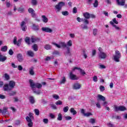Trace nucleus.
<instances>
[{
	"instance_id": "1",
	"label": "nucleus",
	"mask_w": 127,
	"mask_h": 127,
	"mask_svg": "<svg viewBox=\"0 0 127 127\" xmlns=\"http://www.w3.org/2000/svg\"><path fill=\"white\" fill-rule=\"evenodd\" d=\"M29 83L33 92L35 93V94H37V95H40V90H39L36 91V88L38 89H40L42 88V85L38 83H35L34 81H33V80L32 79L29 80Z\"/></svg>"
},
{
	"instance_id": "2",
	"label": "nucleus",
	"mask_w": 127,
	"mask_h": 127,
	"mask_svg": "<svg viewBox=\"0 0 127 127\" xmlns=\"http://www.w3.org/2000/svg\"><path fill=\"white\" fill-rule=\"evenodd\" d=\"M14 86H15V82L13 81V80H11L9 81L8 84H5L3 88L4 91H11L14 88Z\"/></svg>"
},
{
	"instance_id": "3",
	"label": "nucleus",
	"mask_w": 127,
	"mask_h": 127,
	"mask_svg": "<svg viewBox=\"0 0 127 127\" xmlns=\"http://www.w3.org/2000/svg\"><path fill=\"white\" fill-rule=\"evenodd\" d=\"M64 5H65V3L64 2H60L57 5H56V11L57 12H60L61 9H62V6H64Z\"/></svg>"
},
{
	"instance_id": "4",
	"label": "nucleus",
	"mask_w": 127,
	"mask_h": 127,
	"mask_svg": "<svg viewBox=\"0 0 127 127\" xmlns=\"http://www.w3.org/2000/svg\"><path fill=\"white\" fill-rule=\"evenodd\" d=\"M121 53L119 51H115V55L113 56L114 59L116 62H120V59L121 57Z\"/></svg>"
},
{
	"instance_id": "5",
	"label": "nucleus",
	"mask_w": 127,
	"mask_h": 127,
	"mask_svg": "<svg viewBox=\"0 0 127 127\" xmlns=\"http://www.w3.org/2000/svg\"><path fill=\"white\" fill-rule=\"evenodd\" d=\"M69 78L70 79V80H78V79H79V77L78 76H77V75L73 74V72H70L69 73Z\"/></svg>"
},
{
	"instance_id": "6",
	"label": "nucleus",
	"mask_w": 127,
	"mask_h": 127,
	"mask_svg": "<svg viewBox=\"0 0 127 127\" xmlns=\"http://www.w3.org/2000/svg\"><path fill=\"white\" fill-rule=\"evenodd\" d=\"M28 11L31 14L32 17H35L36 15L35 14V11L32 8H29Z\"/></svg>"
},
{
	"instance_id": "7",
	"label": "nucleus",
	"mask_w": 127,
	"mask_h": 127,
	"mask_svg": "<svg viewBox=\"0 0 127 127\" xmlns=\"http://www.w3.org/2000/svg\"><path fill=\"white\" fill-rule=\"evenodd\" d=\"M26 120L27 121V122H28V126L29 127H32V126H33V123H32V121H31V119L28 117L27 116L26 117Z\"/></svg>"
},
{
	"instance_id": "8",
	"label": "nucleus",
	"mask_w": 127,
	"mask_h": 127,
	"mask_svg": "<svg viewBox=\"0 0 127 127\" xmlns=\"http://www.w3.org/2000/svg\"><path fill=\"white\" fill-rule=\"evenodd\" d=\"M116 1L117 4H118V5H121V6L125 5L126 3V0H116Z\"/></svg>"
},
{
	"instance_id": "9",
	"label": "nucleus",
	"mask_w": 127,
	"mask_h": 127,
	"mask_svg": "<svg viewBox=\"0 0 127 127\" xmlns=\"http://www.w3.org/2000/svg\"><path fill=\"white\" fill-rule=\"evenodd\" d=\"M42 31H44V32H49V33H51V32H52V29H51V28H49L47 27H42Z\"/></svg>"
},
{
	"instance_id": "10",
	"label": "nucleus",
	"mask_w": 127,
	"mask_h": 127,
	"mask_svg": "<svg viewBox=\"0 0 127 127\" xmlns=\"http://www.w3.org/2000/svg\"><path fill=\"white\" fill-rule=\"evenodd\" d=\"M99 57L101 59H105V58H107V54L104 53L103 52H102V53H99Z\"/></svg>"
},
{
	"instance_id": "11",
	"label": "nucleus",
	"mask_w": 127,
	"mask_h": 127,
	"mask_svg": "<svg viewBox=\"0 0 127 127\" xmlns=\"http://www.w3.org/2000/svg\"><path fill=\"white\" fill-rule=\"evenodd\" d=\"M17 58L19 62H22L24 60L23 57H22V55L21 54H18L17 55Z\"/></svg>"
},
{
	"instance_id": "12",
	"label": "nucleus",
	"mask_w": 127,
	"mask_h": 127,
	"mask_svg": "<svg viewBox=\"0 0 127 127\" xmlns=\"http://www.w3.org/2000/svg\"><path fill=\"white\" fill-rule=\"evenodd\" d=\"M73 88L74 90H78L81 88V84L78 83H75L73 85Z\"/></svg>"
},
{
	"instance_id": "13",
	"label": "nucleus",
	"mask_w": 127,
	"mask_h": 127,
	"mask_svg": "<svg viewBox=\"0 0 127 127\" xmlns=\"http://www.w3.org/2000/svg\"><path fill=\"white\" fill-rule=\"evenodd\" d=\"M6 57L3 56L1 53H0V62H4L5 60H6Z\"/></svg>"
},
{
	"instance_id": "14",
	"label": "nucleus",
	"mask_w": 127,
	"mask_h": 127,
	"mask_svg": "<svg viewBox=\"0 0 127 127\" xmlns=\"http://www.w3.org/2000/svg\"><path fill=\"white\" fill-rule=\"evenodd\" d=\"M26 23L24 21H22L21 23V27L22 28V30H23V31H25L26 30V26H24L25 25Z\"/></svg>"
},
{
	"instance_id": "15",
	"label": "nucleus",
	"mask_w": 127,
	"mask_h": 127,
	"mask_svg": "<svg viewBox=\"0 0 127 127\" xmlns=\"http://www.w3.org/2000/svg\"><path fill=\"white\" fill-rule=\"evenodd\" d=\"M32 29L35 31L39 30V26L38 25L33 24Z\"/></svg>"
},
{
	"instance_id": "16",
	"label": "nucleus",
	"mask_w": 127,
	"mask_h": 127,
	"mask_svg": "<svg viewBox=\"0 0 127 127\" xmlns=\"http://www.w3.org/2000/svg\"><path fill=\"white\" fill-rule=\"evenodd\" d=\"M83 16L86 19H90V13L88 12L83 13Z\"/></svg>"
},
{
	"instance_id": "17",
	"label": "nucleus",
	"mask_w": 127,
	"mask_h": 127,
	"mask_svg": "<svg viewBox=\"0 0 127 127\" xmlns=\"http://www.w3.org/2000/svg\"><path fill=\"white\" fill-rule=\"evenodd\" d=\"M42 18L43 22H45V23H47V22H48V18H47L46 16L42 15Z\"/></svg>"
},
{
	"instance_id": "18",
	"label": "nucleus",
	"mask_w": 127,
	"mask_h": 127,
	"mask_svg": "<svg viewBox=\"0 0 127 127\" xmlns=\"http://www.w3.org/2000/svg\"><path fill=\"white\" fill-rule=\"evenodd\" d=\"M110 24H111V25L113 26L115 28V29L117 30H120V29H121V28L117 26V25H116L115 24V23H114L113 21H110Z\"/></svg>"
},
{
	"instance_id": "19",
	"label": "nucleus",
	"mask_w": 127,
	"mask_h": 127,
	"mask_svg": "<svg viewBox=\"0 0 127 127\" xmlns=\"http://www.w3.org/2000/svg\"><path fill=\"white\" fill-rule=\"evenodd\" d=\"M97 97L99 100L103 101V102H105V101H106V98L101 94H99Z\"/></svg>"
},
{
	"instance_id": "20",
	"label": "nucleus",
	"mask_w": 127,
	"mask_h": 127,
	"mask_svg": "<svg viewBox=\"0 0 127 127\" xmlns=\"http://www.w3.org/2000/svg\"><path fill=\"white\" fill-rule=\"evenodd\" d=\"M32 48L33 49L34 51H38V45L37 44H35L32 46Z\"/></svg>"
},
{
	"instance_id": "21",
	"label": "nucleus",
	"mask_w": 127,
	"mask_h": 127,
	"mask_svg": "<svg viewBox=\"0 0 127 127\" xmlns=\"http://www.w3.org/2000/svg\"><path fill=\"white\" fill-rule=\"evenodd\" d=\"M29 101L31 104H34L35 103V100H34V97H33V96H30L29 98Z\"/></svg>"
},
{
	"instance_id": "22",
	"label": "nucleus",
	"mask_w": 127,
	"mask_h": 127,
	"mask_svg": "<svg viewBox=\"0 0 127 127\" xmlns=\"http://www.w3.org/2000/svg\"><path fill=\"white\" fill-rule=\"evenodd\" d=\"M45 49L46 50H50L52 48V46L49 44H46L44 47Z\"/></svg>"
},
{
	"instance_id": "23",
	"label": "nucleus",
	"mask_w": 127,
	"mask_h": 127,
	"mask_svg": "<svg viewBox=\"0 0 127 127\" xmlns=\"http://www.w3.org/2000/svg\"><path fill=\"white\" fill-rule=\"evenodd\" d=\"M0 51H2V52H6V51H7V46H4L1 47Z\"/></svg>"
},
{
	"instance_id": "24",
	"label": "nucleus",
	"mask_w": 127,
	"mask_h": 127,
	"mask_svg": "<svg viewBox=\"0 0 127 127\" xmlns=\"http://www.w3.org/2000/svg\"><path fill=\"white\" fill-rule=\"evenodd\" d=\"M3 76L5 80H6V81H8V80L10 79V76H9V75H8V74L7 73H4Z\"/></svg>"
},
{
	"instance_id": "25",
	"label": "nucleus",
	"mask_w": 127,
	"mask_h": 127,
	"mask_svg": "<svg viewBox=\"0 0 127 127\" xmlns=\"http://www.w3.org/2000/svg\"><path fill=\"white\" fill-rule=\"evenodd\" d=\"M70 112L73 115L77 114V111H76V110H75V109H74V108H70Z\"/></svg>"
},
{
	"instance_id": "26",
	"label": "nucleus",
	"mask_w": 127,
	"mask_h": 127,
	"mask_svg": "<svg viewBox=\"0 0 127 127\" xmlns=\"http://www.w3.org/2000/svg\"><path fill=\"white\" fill-rule=\"evenodd\" d=\"M26 43L28 44V45H30V38L27 37L25 39Z\"/></svg>"
},
{
	"instance_id": "27",
	"label": "nucleus",
	"mask_w": 127,
	"mask_h": 127,
	"mask_svg": "<svg viewBox=\"0 0 127 127\" xmlns=\"http://www.w3.org/2000/svg\"><path fill=\"white\" fill-rule=\"evenodd\" d=\"M27 54L29 56H30V57H33L34 56V53H33V52L32 51H28Z\"/></svg>"
},
{
	"instance_id": "28",
	"label": "nucleus",
	"mask_w": 127,
	"mask_h": 127,
	"mask_svg": "<svg viewBox=\"0 0 127 127\" xmlns=\"http://www.w3.org/2000/svg\"><path fill=\"white\" fill-rule=\"evenodd\" d=\"M114 109L115 112H119V111H121V106H117V105H115Z\"/></svg>"
},
{
	"instance_id": "29",
	"label": "nucleus",
	"mask_w": 127,
	"mask_h": 127,
	"mask_svg": "<svg viewBox=\"0 0 127 127\" xmlns=\"http://www.w3.org/2000/svg\"><path fill=\"white\" fill-rule=\"evenodd\" d=\"M8 108L7 107H3V110H2V115H4L6 112H7V109Z\"/></svg>"
},
{
	"instance_id": "30",
	"label": "nucleus",
	"mask_w": 127,
	"mask_h": 127,
	"mask_svg": "<svg viewBox=\"0 0 127 127\" xmlns=\"http://www.w3.org/2000/svg\"><path fill=\"white\" fill-rule=\"evenodd\" d=\"M37 40H38V38H35L34 37H32L31 38V41L32 43H33V42H35V41H37Z\"/></svg>"
},
{
	"instance_id": "31",
	"label": "nucleus",
	"mask_w": 127,
	"mask_h": 127,
	"mask_svg": "<svg viewBox=\"0 0 127 127\" xmlns=\"http://www.w3.org/2000/svg\"><path fill=\"white\" fill-rule=\"evenodd\" d=\"M31 2L32 5H37V0H31Z\"/></svg>"
},
{
	"instance_id": "32",
	"label": "nucleus",
	"mask_w": 127,
	"mask_h": 127,
	"mask_svg": "<svg viewBox=\"0 0 127 127\" xmlns=\"http://www.w3.org/2000/svg\"><path fill=\"white\" fill-rule=\"evenodd\" d=\"M124 111H127V108L125 106H120V111L123 112Z\"/></svg>"
},
{
	"instance_id": "33",
	"label": "nucleus",
	"mask_w": 127,
	"mask_h": 127,
	"mask_svg": "<svg viewBox=\"0 0 127 127\" xmlns=\"http://www.w3.org/2000/svg\"><path fill=\"white\" fill-rule=\"evenodd\" d=\"M88 19H81V21H83L84 23H86V24H89V20Z\"/></svg>"
},
{
	"instance_id": "34",
	"label": "nucleus",
	"mask_w": 127,
	"mask_h": 127,
	"mask_svg": "<svg viewBox=\"0 0 127 127\" xmlns=\"http://www.w3.org/2000/svg\"><path fill=\"white\" fill-rule=\"evenodd\" d=\"M29 74L32 75H34V71L33 70V68H30Z\"/></svg>"
},
{
	"instance_id": "35",
	"label": "nucleus",
	"mask_w": 127,
	"mask_h": 127,
	"mask_svg": "<svg viewBox=\"0 0 127 127\" xmlns=\"http://www.w3.org/2000/svg\"><path fill=\"white\" fill-rule=\"evenodd\" d=\"M58 121H62V114L60 113L57 118Z\"/></svg>"
},
{
	"instance_id": "36",
	"label": "nucleus",
	"mask_w": 127,
	"mask_h": 127,
	"mask_svg": "<svg viewBox=\"0 0 127 127\" xmlns=\"http://www.w3.org/2000/svg\"><path fill=\"white\" fill-rule=\"evenodd\" d=\"M63 104V102L61 100H58L56 102V105L57 106L61 105Z\"/></svg>"
},
{
	"instance_id": "37",
	"label": "nucleus",
	"mask_w": 127,
	"mask_h": 127,
	"mask_svg": "<svg viewBox=\"0 0 127 127\" xmlns=\"http://www.w3.org/2000/svg\"><path fill=\"white\" fill-rule=\"evenodd\" d=\"M53 98H54V99H55L56 100H58L60 99V97H59V96H58V95H57V94L53 95Z\"/></svg>"
},
{
	"instance_id": "38",
	"label": "nucleus",
	"mask_w": 127,
	"mask_h": 127,
	"mask_svg": "<svg viewBox=\"0 0 127 127\" xmlns=\"http://www.w3.org/2000/svg\"><path fill=\"white\" fill-rule=\"evenodd\" d=\"M98 5H99V1L97 0H95L94 3V7H97Z\"/></svg>"
},
{
	"instance_id": "39",
	"label": "nucleus",
	"mask_w": 127,
	"mask_h": 127,
	"mask_svg": "<svg viewBox=\"0 0 127 127\" xmlns=\"http://www.w3.org/2000/svg\"><path fill=\"white\" fill-rule=\"evenodd\" d=\"M62 15L64 16H67L69 15V12L67 11L62 12Z\"/></svg>"
},
{
	"instance_id": "40",
	"label": "nucleus",
	"mask_w": 127,
	"mask_h": 127,
	"mask_svg": "<svg viewBox=\"0 0 127 127\" xmlns=\"http://www.w3.org/2000/svg\"><path fill=\"white\" fill-rule=\"evenodd\" d=\"M18 11H19V12H23V11H24V8L22 7H20L18 8Z\"/></svg>"
},
{
	"instance_id": "41",
	"label": "nucleus",
	"mask_w": 127,
	"mask_h": 127,
	"mask_svg": "<svg viewBox=\"0 0 127 127\" xmlns=\"http://www.w3.org/2000/svg\"><path fill=\"white\" fill-rule=\"evenodd\" d=\"M66 82V78L65 77H63L62 80L61 81V84H65Z\"/></svg>"
},
{
	"instance_id": "42",
	"label": "nucleus",
	"mask_w": 127,
	"mask_h": 127,
	"mask_svg": "<svg viewBox=\"0 0 127 127\" xmlns=\"http://www.w3.org/2000/svg\"><path fill=\"white\" fill-rule=\"evenodd\" d=\"M60 44L62 46V47H67V44L64 42H61L60 43Z\"/></svg>"
},
{
	"instance_id": "43",
	"label": "nucleus",
	"mask_w": 127,
	"mask_h": 127,
	"mask_svg": "<svg viewBox=\"0 0 127 127\" xmlns=\"http://www.w3.org/2000/svg\"><path fill=\"white\" fill-rule=\"evenodd\" d=\"M21 39L18 40V41L17 42V44H16L17 46H20V45L21 44Z\"/></svg>"
},
{
	"instance_id": "44",
	"label": "nucleus",
	"mask_w": 127,
	"mask_h": 127,
	"mask_svg": "<svg viewBox=\"0 0 127 127\" xmlns=\"http://www.w3.org/2000/svg\"><path fill=\"white\" fill-rule=\"evenodd\" d=\"M16 94V92H14V91H11V92H9L8 93V95L10 96H14V95H15Z\"/></svg>"
},
{
	"instance_id": "45",
	"label": "nucleus",
	"mask_w": 127,
	"mask_h": 127,
	"mask_svg": "<svg viewBox=\"0 0 127 127\" xmlns=\"http://www.w3.org/2000/svg\"><path fill=\"white\" fill-rule=\"evenodd\" d=\"M69 110V107L66 106L64 108V113H67V111Z\"/></svg>"
},
{
	"instance_id": "46",
	"label": "nucleus",
	"mask_w": 127,
	"mask_h": 127,
	"mask_svg": "<svg viewBox=\"0 0 127 127\" xmlns=\"http://www.w3.org/2000/svg\"><path fill=\"white\" fill-rule=\"evenodd\" d=\"M52 44L53 45H55V46H56L58 48H61V46L60 45H58V44L56 43H52Z\"/></svg>"
},
{
	"instance_id": "47",
	"label": "nucleus",
	"mask_w": 127,
	"mask_h": 127,
	"mask_svg": "<svg viewBox=\"0 0 127 127\" xmlns=\"http://www.w3.org/2000/svg\"><path fill=\"white\" fill-rule=\"evenodd\" d=\"M67 46H69L70 47L72 46V40H69V41L67 43Z\"/></svg>"
},
{
	"instance_id": "48",
	"label": "nucleus",
	"mask_w": 127,
	"mask_h": 127,
	"mask_svg": "<svg viewBox=\"0 0 127 127\" xmlns=\"http://www.w3.org/2000/svg\"><path fill=\"white\" fill-rule=\"evenodd\" d=\"M34 112H35L36 116H39V114H40L39 110L36 109L34 110Z\"/></svg>"
},
{
	"instance_id": "49",
	"label": "nucleus",
	"mask_w": 127,
	"mask_h": 127,
	"mask_svg": "<svg viewBox=\"0 0 127 127\" xmlns=\"http://www.w3.org/2000/svg\"><path fill=\"white\" fill-rule=\"evenodd\" d=\"M97 33H98V29H93V35L96 36L97 35Z\"/></svg>"
},
{
	"instance_id": "50",
	"label": "nucleus",
	"mask_w": 127,
	"mask_h": 127,
	"mask_svg": "<svg viewBox=\"0 0 127 127\" xmlns=\"http://www.w3.org/2000/svg\"><path fill=\"white\" fill-rule=\"evenodd\" d=\"M93 114L91 113H87L84 114V117H90V116H92Z\"/></svg>"
},
{
	"instance_id": "51",
	"label": "nucleus",
	"mask_w": 127,
	"mask_h": 127,
	"mask_svg": "<svg viewBox=\"0 0 127 127\" xmlns=\"http://www.w3.org/2000/svg\"><path fill=\"white\" fill-rule=\"evenodd\" d=\"M50 106L52 109H54V110H56L57 109V107L54 104H50Z\"/></svg>"
},
{
	"instance_id": "52",
	"label": "nucleus",
	"mask_w": 127,
	"mask_h": 127,
	"mask_svg": "<svg viewBox=\"0 0 127 127\" xmlns=\"http://www.w3.org/2000/svg\"><path fill=\"white\" fill-rule=\"evenodd\" d=\"M66 54H67V55H69V56H71V52L70 51V48H67Z\"/></svg>"
},
{
	"instance_id": "53",
	"label": "nucleus",
	"mask_w": 127,
	"mask_h": 127,
	"mask_svg": "<svg viewBox=\"0 0 127 127\" xmlns=\"http://www.w3.org/2000/svg\"><path fill=\"white\" fill-rule=\"evenodd\" d=\"M53 54L54 55H59V54H60V53H59V51H55L53 53Z\"/></svg>"
},
{
	"instance_id": "54",
	"label": "nucleus",
	"mask_w": 127,
	"mask_h": 127,
	"mask_svg": "<svg viewBox=\"0 0 127 127\" xmlns=\"http://www.w3.org/2000/svg\"><path fill=\"white\" fill-rule=\"evenodd\" d=\"M96 122V120L94 119H91L89 120V123H90L91 124H95Z\"/></svg>"
},
{
	"instance_id": "55",
	"label": "nucleus",
	"mask_w": 127,
	"mask_h": 127,
	"mask_svg": "<svg viewBox=\"0 0 127 127\" xmlns=\"http://www.w3.org/2000/svg\"><path fill=\"white\" fill-rule=\"evenodd\" d=\"M112 22L115 23L116 24H119V22L118 21H117V19L116 18H114L113 19Z\"/></svg>"
},
{
	"instance_id": "56",
	"label": "nucleus",
	"mask_w": 127,
	"mask_h": 127,
	"mask_svg": "<svg viewBox=\"0 0 127 127\" xmlns=\"http://www.w3.org/2000/svg\"><path fill=\"white\" fill-rule=\"evenodd\" d=\"M17 43V38L16 37H14V40H13V43L15 45H16Z\"/></svg>"
},
{
	"instance_id": "57",
	"label": "nucleus",
	"mask_w": 127,
	"mask_h": 127,
	"mask_svg": "<svg viewBox=\"0 0 127 127\" xmlns=\"http://www.w3.org/2000/svg\"><path fill=\"white\" fill-rule=\"evenodd\" d=\"M93 80L94 82H98V77H97V76H94L93 78Z\"/></svg>"
},
{
	"instance_id": "58",
	"label": "nucleus",
	"mask_w": 127,
	"mask_h": 127,
	"mask_svg": "<svg viewBox=\"0 0 127 127\" xmlns=\"http://www.w3.org/2000/svg\"><path fill=\"white\" fill-rule=\"evenodd\" d=\"M80 73L81 74V75H85V74H86V72H85V71L84 70H82L81 68L80 70Z\"/></svg>"
},
{
	"instance_id": "59",
	"label": "nucleus",
	"mask_w": 127,
	"mask_h": 127,
	"mask_svg": "<svg viewBox=\"0 0 127 127\" xmlns=\"http://www.w3.org/2000/svg\"><path fill=\"white\" fill-rule=\"evenodd\" d=\"M100 89L101 92H104V91L105 90V87L101 85L100 87Z\"/></svg>"
},
{
	"instance_id": "60",
	"label": "nucleus",
	"mask_w": 127,
	"mask_h": 127,
	"mask_svg": "<svg viewBox=\"0 0 127 127\" xmlns=\"http://www.w3.org/2000/svg\"><path fill=\"white\" fill-rule=\"evenodd\" d=\"M15 125L16 126H18L19 125H20V121H19V120H17L15 122Z\"/></svg>"
},
{
	"instance_id": "61",
	"label": "nucleus",
	"mask_w": 127,
	"mask_h": 127,
	"mask_svg": "<svg viewBox=\"0 0 127 127\" xmlns=\"http://www.w3.org/2000/svg\"><path fill=\"white\" fill-rule=\"evenodd\" d=\"M77 7H74L73 8V13H77Z\"/></svg>"
},
{
	"instance_id": "62",
	"label": "nucleus",
	"mask_w": 127,
	"mask_h": 127,
	"mask_svg": "<svg viewBox=\"0 0 127 127\" xmlns=\"http://www.w3.org/2000/svg\"><path fill=\"white\" fill-rule=\"evenodd\" d=\"M23 69V67H22V66H21V65H18V69L19 71H22Z\"/></svg>"
},
{
	"instance_id": "63",
	"label": "nucleus",
	"mask_w": 127,
	"mask_h": 127,
	"mask_svg": "<svg viewBox=\"0 0 127 127\" xmlns=\"http://www.w3.org/2000/svg\"><path fill=\"white\" fill-rule=\"evenodd\" d=\"M9 55H13V51L12 49H10L8 52Z\"/></svg>"
},
{
	"instance_id": "64",
	"label": "nucleus",
	"mask_w": 127,
	"mask_h": 127,
	"mask_svg": "<svg viewBox=\"0 0 127 127\" xmlns=\"http://www.w3.org/2000/svg\"><path fill=\"white\" fill-rule=\"evenodd\" d=\"M107 126L108 127H114V124L111 123H109L107 124Z\"/></svg>"
}]
</instances>
